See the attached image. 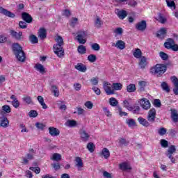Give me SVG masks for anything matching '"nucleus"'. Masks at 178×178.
Segmentation results:
<instances>
[{"label": "nucleus", "mask_w": 178, "mask_h": 178, "mask_svg": "<svg viewBox=\"0 0 178 178\" xmlns=\"http://www.w3.org/2000/svg\"><path fill=\"white\" fill-rule=\"evenodd\" d=\"M56 44H54V51L58 58H62L65 55V50L63 49V38L61 36L58 35L56 38Z\"/></svg>", "instance_id": "nucleus-1"}, {"label": "nucleus", "mask_w": 178, "mask_h": 178, "mask_svg": "<svg viewBox=\"0 0 178 178\" xmlns=\"http://www.w3.org/2000/svg\"><path fill=\"white\" fill-rule=\"evenodd\" d=\"M13 51L19 62H24L26 60V54H24L23 48L19 43L13 44Z\"/></svg>", "instance_id": "nucleus-2"}, {"label": "nucleus", "mask_w": 178, "mask_h": 178, "mask_svg": "<svg viewBox=\"0 0 178 178\" xmlns=\"http://www.w3.org/2000/svg\"><path fill=\"white\" fill-rule=\"evenodd\" d=\"M167 67L163 64H156L154 67L150 69V73L152 74H156V76H162L166 72Z\"/></svg>", "instance_id": "nucleus-3"}, {"label": "nucleus", "mask_w": 178, "mask_h": 178, "mask_svg": "<svg viewBox=\"0 0 178 178\" xmlns=\"http://www.w3.org/2000/svg\"><path fill=\"white\" fill-rule=\"evenodd\" d=\"M164 47L166 49H172L175 52L178 51V44L175 42V40L172 38L167 39V41L164 43Z\"/></svg>", "instance_id": "nucleus-4"}, {"label": "nucleus", "mask_w": 178, "mask_h": 178, "mask_svg": "<svg viewBox=\"0 0 178 178\" xmlns=\"http://www.w3.org/2000/svg\"><path fill=\"white\" fill-rule=\"evenodd\" d=\"M156 116V110L151 108L147 113V120L149 123H155V118Z\"/></svg>", "instance_id": "nucleus-5"}, {"label": "nucleus", "mask_w": 178, "mask_h": 178, "mask_svg": "<svg viewBox=\"0 0 178 178\" xmlns=\"http://www.w3.org/2000/svg\"><path fill=\"white\" fill-rule=\"evenodd\" d=\"M87 34L84 31H79L77 33V35L76 40L79 42V44H85L87 42V40H86Z\"/></svg>", "instance_id": "nucleus-6"}, {"label": "nucleus", "mask_w": 178, "mask_h": 178, "mask_svg": "<svg viewBox=\"0 0 178 178\" xmlns=\"http://www.w3.org/2000/svg\"><path fill=\"white\" fill-rule=\"evenodd\" d=\"M111 83L108 82H104L103 88L107 95H113L115 94V90L113 89L111 86Z\"/></svg>", "instance_id": "nucleus-7"}, {"label": "nucleus", "mask_w": 178, "mask_h": 178, "mask_svg": "<svg viewBox=\"0 0 178 178\" xmlns=\"http://www.w3.org/2000/svg\"><path fill=\"white\" fill-rule=\"evenodd\" d=\"M136 30H138V31H145L147 29V22L145 20H142L138 22L136 26Z\"/></svg>", "instance_id": "nucleus-8"}, {"label": "nucleus", "mask_w": 178, "mask_h": 178, "mask_svg": "<svg viewBox=\"0 0 178 178\" xmlns=\"http://www.w3.org/2000/svg\"><path fill=\"white\" fill-rule=\"evenodd\" d=\"M140 106H142L143 109L147 111V109L151 108V103H149V100L144 98L140 100Z\"/></svg>", "instance_id": "nucleus-9"}, {"label": "nucleus", "mask_w": 178, "mask_h": 178, "mask_svg": "<svg viewBox=\"0 0 178 178\" xmlns=\"http://www.w3.org/2000/svg\"><path fill=\"white\" fill-rule=\"evenodd\" d=\"M49 133L52 137H58L60 134L59 129L54 127H49Z\"/></svg>", "instance_id": "nucleus-10"}, {"label": "nucleus", "mask_w": 178, "mask_h": 178, "mask_svg": "<svg viewBox=\"0 0 178 178\" xmlns=\"http://www.w3.org/2000/svg\"><path fill=\"white\" fill-rule=\"evenodd\" d=\"M0 127H3V129H6V127H9V120L6 117H1L0 118Z\"/></svg>", "instance_id": "nucleus-11"}, {"label": "nucleus", "mask_w": 178, "mask_h": 178, "mask_svg": "<svg viewBox=\"0 0 178 178\" xmlns=\"http://www.w3.org/2000/svg\"><path fill=\"white\" fill-rule=\"evenodd\" d=\"M22 19L26 23L30 24L33 22V17L28 13H22Z\"/></svg>", "instance_id": "nucleus-12"}, {"label": "nucleus", "mask_w": 178, "mask_h": 178, "mask_svg": "<svg viewBox=\"0 0 178 178\" xmlns=\"http://www.w3.org/2000/svg\"><path fill=\"white\" fill-rule=\"evenodd\" d=\"M0 13H2V15H4L5 16H7L8 17H11L13 19L15 17V14L2 7H0Z\"/></svg>", "instance_id": "nucleus-13"}, {"label": "nucleus", "mask_w": 178, "mask_h": 178, "mask_svg": "<svg viewBox=\"0 0 178 178\" xmlns=\"http://www.w3.org/2000/svg\"><path fill=\"white\" fill-rule=\"evenodd\" d=\"M34 159V155L31 154V153H29L26 154V157H22V165H27L29 161H33Z\"/></svg>", "instance_id": "nucleus-14"}, {"label": "nucleus", "mask_w": 178, "mask_h": 178, "mask_svg": "<svg viewBox=\"0 0 178 178\" xmlns=\"http://www.w3.org/2000/svg\"><path fill=\"white\" fill-rule=\"evenodd\" d=\"M115 13L118 16V17L121 19V20H123V19H124L127 16V11L124 10H120L119 9H117L115 10Z\"/></svg>", "instance_id": "nucleus-15"}, {"label": "nucleus", "mask_w": 178, "mask_h": 178, "mask_svg": "<svg viewBox=\"0 0 178 178\" xmlns=\"http://www.w3.org/2000/svg\"><path fill=\"white\" fill-rule=\"evenodd\" d=\"M115 47V48H117L118 49H124L126 48V43H124L123 42V40H118L117 42L115 43H113L112 44V47Z\"/></svg>", "instance_id": "nucleus-16"}, {"label": "nucleus", "mask_w": 178, "mask_h": 178, "mask_svg": "<svg viewBox=\"0 0 178 178\" xmlns=\"http://www.w3.org/2000/svg\"><path fill=\"white\" fill-rule=\"evenodd\" d=\"M76 166L78 170H83V168L84 167V163H83V160L80 157H76L75 159Z\"/></svg>", "instance_id": "nucleus-17"}, {"label": "nucleus", "mask_w": 178, "mask_h": 178, "mask_svg": "<svg viewBox=\"0 0 178 178\" xmlns=\"http://www.w3.org/2000/svg\"><path fill=\"white\" fill-rule=\"evenodd\" d=\"M119 168L120 170H131V166L130 165V163L127 162H123L119 165Z\"/></svg>", "instance_id": "nucleus-18"}, {"label": "nucleus", "mask_w": 178, "mask_h": 178, "mask_svg": "<svg viewBox=\"0 0 178 178\" xmlns=\"http://www.w3.org/2000/svg\"><path fill=\"white\" fill-rule=\"evenodd\" d=\"M10 34L12 35V37L15 38V40H22V37L23 35V33L22 31L17 33L13 30L10 31Z\"/></svg>", "instance_id": "nucleus-19"}, {"label": "nucleus", "mask_w": 178, "mask_h": 178, "mask_svg": "<svg viewBox=\"0 0 178 178\" xmlns=\"http://www.w3.org/2000/svg\"><path fill=\"white\" fill-rule=\"evenodd\" d=\"M138 122H139L140 124L144 126V127H149V126H151L148 120H147L145 118L143 117H139L138 118Z\"/></svg>", "instance_id": "nucleus-20"}, {"label": "nucleus", "mask_w": 178, "mask_h": 178, "mask_svg": "<svg viewBox=\"0 0 178 178\" xmlns=\"http://www.w3.org/2000/svg\"><path fill=\"white\" fill-rule=\"evenodd\" d=\"M38 37H40V40H45L47 38V29L40 28L38 31Z\"/></svg>", "instance_id": "nucleus-21"}, {"label": "nucleus", "mask_w": 178, "mask_h": 178, "mask_svg": "<svg viewBox=\"0 0 178 178\" xmlns=\"http://www.w3.org/2000/svg\"><path fill=\"white\" fill-rule=\"evenodd\" d=\"M139 88L138 91L139 92H143L145 91V87H147V81H140L138 82Z\"/></svg>", "instance_id": "nucleus-22"}, {"label": "nucleus", "mask_w": 178, "mask_h": 178, "mask_svg": "<svg viewBox=\"0 0 178 178\" xmlns=\"http://www.w3.org/2000/svg\"><path fill=\"white\" fill-rule=\"evenodd\" d=\"M75 69H76V70H79V72H81L82 73H86L87 70V67H86L84 64L78 63L76 65H75Z\"/></svg>", "instance_id": "nucleus-23"}, {"label": "nucleus", "mask_w": 178, "mask_h": 178, "mask_svg": "<svg viewBox=\"0 0 178 178\" xmlns=\"http://www.w3.org/2000/svg\"><path fill=\"white\" fill-rule=\"evenodd\" d=\"M147 58H145V56H142L139 62L140 69H145V67H147Z\"/></svg>", "instance_id": "nucleus-24"}, {"label": "nucleus", "mask_w": 178, "mask_h": 178, "mask_svg": "<svg viewBox=\"0 0 178 178\" xmlns=\"http://www.w3.org/2000/svg\"><path fill=\"white\" fill-rule=\"evenodd\" d=\"M102 24H104V22L99 17L97 16L95 20V27H96V29H101Z\"/></svg>", "instance_id": "nucleus-25"}, {"label": "nucleus", "mask_w": 178, "mask_h": 178, "mask_svg": "<svg viewBox=\"0 0 178 178\" xmlns=\"http://www.w3.org/2000/svg\"><path fill=\"white\" fill-rule=\"evenodd\" d=\"M171 118L174 123H177L178 122V113L177 110H171Z\"/></svg>", "instance_id": "nucleus-26"}, {"label": "nucleus", "mask_w": 178, "mask_h": 178, "mask_svg": "<svg viewBox=\"0 0 178 178\" xmlns=\"http://www.w3.org/2000/svg\"><path fill=\"white\" fill-rule=\"evenodd\" d=\"M133 55L134 58H136V59H140L143 56V52L141 51V49H136L133 53Z\"/></svg>", "instance_id": "nucleus-27"}, {"label": "nucleus", "mask_w": 178, "mask_h": 178, "mask_svg": "<svg viewBox=\"0 0 178 178\" xmlns=\"http://www.w3.org/2000/svg\"><path fill=\"white\" fill-rule=\"evenodd\" d=\"M81 138L82 141H84V143H87V141L90 138V135H88V134L86 133V131H83L82 132H81Z\"/></svg>", "instance_id": "nucleus-28"}, {"label": "nucleus", "mask_w": 178, "mask_h": 178, "mask_svg": "<svg viewBox=\"0 0 178 178\" xmlns=\"http://www.w3.org/2000/svg\"><path fill=\"white\" fill-rule=\"evenodd\" d=\"M50 159H51V161H56V162H59V161L62 160V155L59 153H54Z\"/></svg>", "instance_id": "nucleus-29"}, {"label": "nucleus", "mask_w": 178, "mask_h": 178, "mask_svg": "<svg viewBox=\"0 0 178 178\" xmlns=\"http://www.w3.org/2000/svg\"><path fill=\"white\" fill-rule=\"evenodd\" d=\"M108 103L111 106H118L119 105V102L115 97H111L108 99Z\"/></svg>", "instance_id": "nucleus-30"}, {"label": "nucleus", "mask_w": 178, "mask_h": 178, "mask_svg": "<svg viewBox=\"0 0 178 178\" xmlns=\"http://www.w3.org/2000/svg\"><path fill=\"white\" fill-rule=\"evenodd\" d=\"M157 20L159 22V23H161V24H165L166 23V17H163L162 13H159L158 14Z\"/></svg>", "instance_id": "nucleus-31"}, {"label": "nucleus", "mask_w": 178, "mask_h": 178, "mask_svg": "<svg viewBox=\"0 0 178 178\" xmlns=\"http://www.w3.org/2000/svg\"><path fill=\"white\" fill-rule=\"evenodd\" d=\"M51 91L53 92L54 97H59V89L56 86H51Z\"/></svg>", "instance_id": "nucleus-32"}, {"label": "nucleus", "mask_w": 178, "mask_h": 178, "mask_svg": "<svg viewBox=\"0 0 178 178\" xmlns=\"http://www.w3.org/2000/svg\"><path fill=\"white\" fill-rule=\"evenodd\" d=\"M38 101L40 104L41 106H42L43 109H47V108H48L45 102H44V97H42V96H38Z\"/></svg>", "instance_id": "nucleus-33"}, {"label": "nucleus", "mask_w": 178, "mask_h": 178, "mask_svg": "<svg viewBox=\"0 0 178 178\" xmlns=\"http://www.w3.org/2000/svg\"><path fill=\"white\" fill-rule=\"evenodd\" d=\"M161 86L163 91H165V92H170V88H169L168 83L162 82Z\"/></svg>", "instance_id": "nucleus-34"}, {"label": "nucleus", "mask_w": 178, "mask_h": 178, "mask_svg": "<svg viewBox=\"0 0 178 178\" xmlns=\"http://www.w3.org/2000/svg\"><path fill=\"white\" fill-rule=\"evenodd\" d=\"M77 51L79 54H81V55H84L86 52H87V48H86V46L83 45H79L78 47Z\"/></svg>", "instance_id": "nucleus-35"}, {"label": "nucleus", "mask_w": 178, "mask_h": 178, "mask_svg": "<svg viewBox=\"0 0 178 178\" xmlns=\"http://www.w3.org/2000/svg\"><path fill=\"white\" fill-rule=\"evenodd\" d=\"M22 100L24 102H25L28 105H30V104H33V99H31V97L29 95L24 96V97L22 98Z\"/></svg>", "instance_id": "nucleus-36"}, {"label": "nucleus", "mask_w": 178, "mask_h": 178, "mask_svg": "<svg viewBox=\"0 0 178 178\" xmlns=\"http://www.w3.org/2000/svg\"><path fill=\"white\" fill-rule=\"evenodd\" d=\"M166 34V29L165 28H161L156 33V37L159 38H161L163 35H165Z\"/></svg>", "instance_id": "nucleus-37"}, {"label": "nucleus", "mask_w": 178, "mask_h": 178, "mask_svg": "<svg viewBox=\"0 0 178 178\" xmlns=\"http://www.w3.org/2000/svg\"><path fill=\"white\" fill-rule=\"evenodd\" d=\"M113 88L114 91H119V90H122V88H123V85L120 83H113Z\"/></svg>", "instance_id": "nucleus-38"}, {"label": "nucleus", "mask_w": 178, "mask_h": 178, "mask_svg": "<svg viewBox=\"0 0 178 178\" xmlns=\"http://www.w3.org/2000/svg\"><path fill=\"white\" fill-rule=\"evenodd\" d=\"M165 2L167 3V6L168 8H170V9H172V8H173V9H176V3H175V1H170V0H165Z\"/></svg>", "instance_id": "nucleus-39"}, {"label": "nucleus", "mask_w": 178, "mask_h": 178, "mask_svg": "<svg viewBox=\"0 0 178 178\" xmlns=\"http://www.w3.org/2000/svg\"><path fill=\"white\" fill-rule=\"evenodd\" d=\"M65 124L68 127H74V126L77 125V122H76V120H69L66 122Z\"/></svg>", "instance_id": "nucleus-40"}, {"label": "nucleus", "mask_w": 178, "mask_h": 178, "mask_svg": "<svg viewBox=\"0 0 178 178\" xmlns=\"http://www.w3.org/2000/svg\"><path fill=\"white\" fill-rule=\"evenodd\" d=\"M176 152V146L175 145H170L168 149V154L167 155H173Z\"/></svg>", "instance_id": "nucleus-41"}, {"label": "nucleus", "mask_w": 178, "mask_h": 178, "mask_svg": "<svg viewBox=\"0 0 178 178\" xmlns=\"http://www.w3.org/2000/svg\"><path fill=\"white\" fill-rule=\"evenodd\" d=\"M102 155L104 156L105 159H108L109 156H111V152H109V150L106 148L103 149L102 152Z\"/></svg>", "instance_id": "nucleus-42"}, {"label": "nucleus", "mask_w": 178, "mask_h": 178, "mask_svg": "<svg viewBox=\"0 0 178 178\" xmlns=\"http://www.w3.org/2000/svg\"><path fill=\"white\" fill-rule=\"evenodd\" d=\"M136 85L131 83L127 87V91L128 92H134L136 91Z\"/></svg>", "instance_id": "nucleus-43"}, {"label": "nucleus", "mask_w": 178, "mask_h": 178, "mask_svg": "<svg viewBox=\"0 0 178 178\" xmlns=\"http://www.w3.org/2000/svg\"><path fill=\"white\" fill-rule=\"evenodd\" d=\"M29 40L31 41V44H38V38L35 35H31L29 36Z\"/></svg>", "instance_id": "nucleus-44"}, {"label": "nucleus", "mask_w": 178, "mask_h": 178, "mask_svg": "<svg viewBox=\"0 0 178 178\" xmlns=\"http://www.w3.org/2000/svg\"><path fill=\"white\" fill-rule=\"evenodd\" d=\"M35 67L36 68V70L40 72V73H45V68L42 64H37Z\"/></svg>", "instance_id": "nucleus-45"}, {"label": "nucleus", "mask_w": 178, "mask_h": 178, "mask_svg": "<svg viewBox=\"0 0 178 178\" xmlns=\"http://www.w3.org/2000/svg\"><path fill=\"white\" fill-rule=\"evenodd\" d=\"M126 123L129 127H134L136 126V121L132 118L127 120Z\"/></svg>", "instance_id": "nucleus-46"}, {"label": "nucleus", "mask_w": 178, "mask_h": 178, "mask_svg": "<svg viewBox=\"0 0 178 178\" xmlns=\"http://www.w3.org/2000/svg\"><path fill=\"white\" fill-rule=\"evenodd\" d=\"M123 106H124V108H127L128 111H133V109H134L133 106H130V103H129L127 100H124L123 102Z\"/></svg>", "instance_id": "nucleus-47"}, {"label": "nucleus", "mask_w": 178, "mask_h": 178, "mask_svg": "<svg viewBox=\"0 0 178 178\" xmlns=\"http://www.w3.org/2000/svg\"><path fill=\"white\" fill-rule=\"evenodd\" d=\"M160 144L162 148H168V147H169V142L165 139H161L160 140Z\"/></svg>", "instance_id": "nucleus-48"}, {"label": "nucleus", "mask_w": 178, "mask_h": 178, "mask_svg": "<svg viewBox=\"0 0 178 178\" xmlns=\"http://www.w3.org/2000/svg\"><path fill=\"white\" fill-rule=\"evenodd\" d=\"M77 22H79V19L76 17H72L70 22V26L71 27H75L76 24H77Z\"/></svg>", "instance_id": "nucleus-49"}, {"label": "nucleus", "mask_w": 178, "mask_h": 178, "mask_svg": "<svg viewBox=\"0 0 178 178\" xmlns=\"http://www.w3.org/2000/svg\"><path fill=\"white\" fill-rule=\"evenodd\" d=\"M88 60L91 63H94L97 60V56L95 54H90L88 56Z\"/></svg>", "instance_id": "nucleus-50"}, {"label": "nucleus", "mask_w": 178, "mask_h": 178, "mask_svg": "<svg viewBox=\"0 0 178 178\" xmlns=\"http://www.w3.org/2000/svg\"><path fill=\"white\" fill-rule=\"evenodd\" d=\"M87 149H88L89 152H93L94 149H95V145L92 143H89L87 145Z\"/></svg>", "instance_id": "nucleus-51"}, {"label": "nucleus", "mask_w": 178, "mask_h": 178, "mask_svg": "<svg viewBox=\"0 0 178 178\" xmlns=\"http://www.w3.org/2000/svg\"><path fill=\"white\" fill-rule=\"evenodd\" d=\"M127 5H129V6L131 8H136V6L138 5V3L136 1V0H129L127 3Z\"/></svg>", "instance_id": "nucleus-52"}, {"label": "nucleus", "mask_w": 178, "mask_h": 178, "mask_svg": "<svg viewBox=\"0 0 178 178\" xmlns=\"http://www.w3.org/2000/svg\"><path fill=\"white\" fill-rule=\"evenodd\" d=\"M159 56L163 60H168V58H169L168 54L163 51H160Z\"/></svg>", "instance_id": "nucleus-53"}, {"label": "nucleus", "mask_w": 178, "mask_h": 178, "mask_svg": "<svg viewBox=\"0 0 178 178\" xmlns=\"http://www.w3.org/2000/svg\"><path fill=\"white\" fill-rule=\"evenodd\" d=\"M29 118H37L38 116V113H37V111L35 110H31L29 113Z\"/></svg>", "instance_id": "nucleus-54"}, {"label": "nucleus", "mask_w": 178, "mask_h": 178, "mask_svg": "<svg viewBox=\"0 0 178 178\" xmlns=\"http://www.w3.org/2000/svg\"><path fill=\"white\" fill-rule=\"evenodd\" d=\"M91 48L93 51H99L101 49V47L98 43H93L91 44Z\"/></svg>", "instance_id": "nucleus-55"}, {"label": "nucleus", "mask_w": 178, "mask_h": 178, "mask_svg": "<svg viewBox=\"0 0 178 178\" xmlns=\"http://www.w3.org/2000/svg\"><path fill=\"white\" fill-rule=\"evenodd\" d=\"M166 131H168V130L165 128L161 127L159 129L158 134L159 136H165V134H166Z\"/></svg>", "instance_id": "nucleus-56"}, {"label": "nucleus", "mask_w": 178, "mask_h": 178, "mask_svg": "<svg viewBox=\"0 0 178 178\" xmlns=\"http://www.w3.org/2000/svg\"><path fill=\"white\" fill-rule=\"evenodd\" d=\"M2 111H3L6 113H10V111H11L10 106L8 105L3 106Z\"/></svg>", "instance_id": "nucleus-57"}, {"label": "nucleus", "mask_w": 178, "mask_h": 178, "mask_svg": "<svg viewBox=\"0 0 178 178\" xmlns=\"http://www.w3.org/2000/svg\"><path fill=\"white\" fill-rule=\"evenodd\" d=\"M92 86H98V77H93L90 80Z\"/></svg>", "instance_id": "nucleus-58"}, {"label": "nucleus", "mask_w": 178, "mask_h": 178, "mask_svg": "<svg viewBox=\"0 0 178 178\" xmlns=\"http://www.w3.org/2000/svg\"><path fill=\"white\" fill-rule=\"evenodd\" d=\"M30 170H32V172H35V173H36L37 175H38L40 173V172H41V168H40L39 167H30Z\"/></svg>", "instance_id": "nucleus-59"}, {"label": "nucleus", "mask_w": 178, "mask_h": 178, "mask_svg": "<svg viewBox=\"0 0 178 178\" xmlns=\"http://www.w3.org/2000/svg\"><path fill=\"white\" fill-rule=\"evenodd\" d=\"M35 127H37V129H38L39 130H44V129H45V124L41 123V122H37L35 124Z\"/></svg>", "instance_id": "nucleus-60"}, {"label": "nucleus", "mask_w": 178, "mask_h": 178, "mask_svg": "<svg viewBox=\"0 0 178 178\" xmlns=\"http://www.w3.org/2000/svg\"><path fill=\"white\" fill-rule=\"evenodd\" d=\"M154 105L156 108H161L162 104H161V100L159 99H155L154 101Z\"/></svg>", "instance_id": "nucleus-61"}, {"label": "nucleus", "mask_w": 178, "mask_h": 178, "mask_svg": "<svg viewBox=\"0 0 178 178\" xmlns=\"http://www.w3.org/2000/svg\"><path fill=\"white\" fill-rule=\"evenodd\" d=\"M172 83L174 84L175 88L178 87V79L175 76L171 77Z\"/></svg>", "instance_id": "nucleus-62"}, {"label": "nucleus", "mask_w": 178, "mask_h": 178, "mask_svg": "<svg viewBox=\"0 0 178 178\" xmlns=\"http://www.w3.org/2000/svg\"><path fill=\"white\" fill-rule=\"evenodd\" d=\"M119 143L120 147H122V145H127V144H129V142L124 138H120L119 140Z\"/></svg>", "instance_id": "nucleus-63"}, {"label": "nucleus", "mask_w": 178, "mask_h": 178, "mask_svg": "<svg viewBox=\"0 0 178 178\" xmlns=\"http://www.w3.org/2000/svg\"><path fill=\"white\" fill-rule=\"evenodd\" d=\"M19 26L20 29H26L27 27V22H26V21H20L19 22Z\"/></svg>", "instance_id": "nucleus-64"}]
</instances>
